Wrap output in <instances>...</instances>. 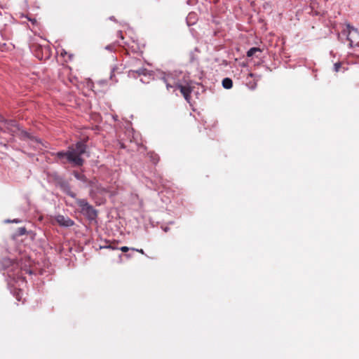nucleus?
<instances>
[{
  "instance_id": "9b49d317",
  "label": "nucleus",
  "mask_w": 359,
  "mask_h": 359,
  "mask_svg": "<svg viewBox=\"0 0 359 359\" xmlns=\"http://www.w3.org/2000/svg\"><path fill=\"white\" fill-rule=\"evenodd\" d=\"M27 233V230L25 227H20L18 229V236H22L25 235Z\"/></svg>"
},
{
  "instance_id": "aec40b11",
  "label": "nucleus",
  "mask_w": 359,
  "mask_h": 359,
  "mask_svg": "<svg viewBox=\"0 0 359 359\" xmlns=\"http://www.w3.org/2000/svg\"><path fill=\"white\" fill-rule=\"evenodd\" d=\"M101 248H102L103 247H100ZM106 248H110V249H115L114 248H113L111 245H108V246H106L105 247Z\"/></svg>"
},
{
  "instance_id": "2eb2a0df",
  "label": "nucleus",
  "mask_w": 359,
  "mask_h": 359,
  "mask_svg": "<svg viewBox=\"0 0 359 359\" xmlns=\"http://www.w3.org/2000/svg\"><path fill=\"white\" fill-rule=\"evenodd\" d=\"M334 70L335 72H338L339 70V68L341 67V65L339 63L334 64Z\"/></svg>"
},
{
  "instance_id": "1a4fd4ad",
  "label": "nucleus",
  "mask_w": 359,
  "mask_h": 359,
  "mask_svg": "<svg viewBox=\"0 0 359 359\" xmlns=\"http://www.w3.org/2000/svg\"><path fill=\"white\" fill-rule=\"evenodd\" d=\"M257 52L261 53L262 50L259 48L253 47L249 49L247 52V56L250 57L255 55Z\"/></svg>"
},
{
  "instance_id": "4468645a",
  "label": "nucleus",
  "mask_w": 359,
  "mask_h": 359,
  "mask_svg": "<svg viewBox=\"0 0 359 359\" xmlns=\"http://www.w3.org/2000/svg\"><path fill=\"white\" fill-rule=\"evenodd\" d=\"M120 250L123 252H126L130 250V248L127 246H123L120 248Z\"/></svg>"
},
{
  "instance_id": "f8f14e48",
  "label": "nucleus",
  "mask_w": 359,
  "mask_h": 359,
  "mask_svg": "<svg viewBox=\"0 0 359 359\" xmlns=\"http://www.w3.org/2000/svg\"><path fill=\"white\" fill-rule=\"evenodd\" d=\"M151 158L154 163H156L158 161V156L156 154H151Z\"/></svg>"
},
{
  "instance_id": "9d476101",
  "label": "nucleus",
  "mask_w": 359,
  "mask_h": 359,
  "mask_svg": "<svg viewBox=\"0 0 359 359\" xmlns=\"http://www.w3.org/2000/svg\"><path fill=\"white\" fill-rule=\"evenodd\" d=\"M75 177L78 180H80L83 181L85 182H89V181L87 180L86 177L83 175H81V174L76 173V174H75Z\"/></svg>"
},
{
  "instance_id": "20e7f679",
  "label": "nucleus",
  "mask_w": 359,
  "mask_h": 359,
  "mask_svg": "<svg viewBox=\"0 0 359 359\" xmlns=\"http://www.w3.org/2000/svg\"><path fill=\"white\" fill-rule=\"evenodd\" d=\"M165 82L166 83V87L168 90L170 88H177L178 89H180V93L182 94L184 99L188 102L189 101V99L191 97L190 95L192 90L189 86H182L178 83L175 85H172L169 82L168 77L165 78Z\"/></svg>"
},
{
  "instance_id": "f03ea898",
  "label": "nucleus",
  "mask_w": 359,
  "mask_h": 359,
  "mask_svg": "<svg viewBox=\"0 0 359 359\" xmlns=\"http://www.w3.org/2000/svg\"><path fill=\"white\" fill-rule=\"evenodd\" d=\"M76 203L81 208V212L86 214L88 217L93 219L97 216L95 210L88 203L86 199L76 198Z\"/></svg>"
},
{
  "instance_id": "f3484780",
  "label": "nucleus",
  "mask_w": 359,
  "mask_h": 359,
  "mask_svg": "<svg viewBox=\"0 0 359 359\" xmlns=\"http://www.w3.org/2000/svg\"><path fill=\"white\" fill-rule=\"evenodd\" d=\"M5 123L8 124L9 126H15V121H6Z\"/></svg>"
},
{
  "instance_id": "6ab92c4d",
  "label": "nucleus",
  "mask_w": 359,
  "mask_h": 359,
  "mask_svg": "<svg viewBox=\"0 0 359 359\" xmlns=\"http://www.w3.org/2000/svg\"><path fill=\"white\" fill-rule=\"evenodd\" d=\"M8 222L20 223V222H21V221L20 219H14L13 221L8 220Z\"/></svg>"
},
{
  "instance_id": "a211bd4d",
  "label": "nucleus",
  "mask_w": 359,
  "mask_h": 359,
  "mask_svg": "<svg viewBox=\"0 0 359 359\" xmlns=\"http://www.w3.org/2000/svg\"><path fill=\"white\" fill-rule=\"evenodd\" d=\"M117 35H118V37H120L121 39H123V34H122L121 31H118V33H117Z\"/></svg>"
},
{
  "instance_id": "423d86ee",
  "label": "nucleus",
  "mask_w": 359,
  "mask_h": 359,
  "mask_svg": "<svg viewBox=\"0 0 359 359\" xmlns=\"http://www.w3.org/2000/svg\"><path fill=\"white\" fill-rule=\"evenodd\" d=\"M344 34L346 35L347 40L350 42V44L352 45L353 40L352 38L353 35H358L359 33L356 29L353 27H351L350 25L346 26V29L344 30Z\"/></svg>"
},
{
  "instance_id": "7ed1b4c3",
  "label": "nucleus",
  "mask_w": 359,
  "mask_h": 359,
  "mask_svg": "<svg viewBox=\"0 0 359 359\" xmlns=\"http://www.w3.org/2000/svg\"><path fill=\"white\" fill-rule=\"evenodd\" d=\"M88 186L90 187V194L92 196L97 195L104 196L107 194H109L110 196H113L115 194L114 191L102 187L101 185L97 184V182L93 181L88 182Z\"/></svg>"
},
{
  "instance_id": "39448f33",
  "label": "nucleus",
  "mask_w": 359,
  "mask_h": 359,
  "mask_svg": "<svg viewBox=\"0 0 359 359\" xmlns=\"http://www.w3.org/2000/svg\"><path fill=\"white\" fill-rule=\"evenodd\" d=\"M55 221L59 225L67 227L72 226L74 224V222L68 217H65L60 215L55 217Z\"/></svg>"
},
{
  "instance_id": "0eeeda50",
  "label": "nucleus",
  "mask_w": 359,
  "mask_h": 359,
  "mask_svg": "<svg viewBox=\"0 0 359 359\" xmlns=\"http://www.w3.org/2000/svg\"><path fill=\"white\" fill-rule=\"evenodd\" d=\"M62 188L63 191L72 198H76V194L71 191L70 187L67 184H63L62 185Z\"/></svg>"
},
{
  "instance_id": "ddd939ff",
  "label": "nucleus",
  "mask_w": 359,
  "mask_h": 359,
  "mask_svg": "<svg viewBox=\"0 0 359 359\" xmlns=\"http://www.w3.org/2000/svg\"><path fill=\"white\" fill-rule=\"evenodd\" d=\"M116 68H113L112 70H111V75H110V79H111V80L115 76V71H116Z\"/></svg>"
},
{
  "instance_id": "412c9836",
  "label": "nucleus",
  "mask_w": 359,
  "mask_h": 359,
  "mask_svg": "<svg viewBox=\"0 0 359 359\" xmlns=\"http://www.w3.org/2000/svg\"><path fill=\"white\" fill-rule=\"evenodd\" d=\"M142 71H143V70L140 69V70L137 71V72L139 74H142Z\"/></svg>"
},
{
  "instance_id": "dca6fc26",
  "label": "nucleus",
  "mask_w": 359,
  "mask_h": 359,
  "mask_svg": "<svg viewBox=\"0 0 359 359\" xmlns=\"http://www.w3.org/2000/svg\"><path fill=\"white\" fill-rule=\"evenodd\" d=\"M132 250H135V251H137L140 253H141L142 255H144V251L142 250V249H135V248H131Z\"/></svg>"
},
{
  "instance_id": "6e6552de",
  "label": "nucleus",
  "mask_w": 359,
  "mask_h": 359,
  "mask_svg": "<svg viewBox=\"0 0 359 359\" xmlns=\"http://www.w3.org/2000/svg\"><path fill=\"white\" fill-rule=\"evenodd\" d=\"M222 86L226 89H230L233 86V81L229 78H225L222 81Z\"/></svg>"
},
{
  "instance_id": "f257e3e1",
  "label": "nucleus",
  "mask_w": 359,
  "mask_h": 359,
  "mask_svg": "<svg viewBox=\"0 0 359 359\" xmlns=\"http://www.w3.org/2000/svg\"><path fill=\"white\" fill-rule=\"evenodd\" d=\"M86 145L84 142H78L75 145H72L69 147L67 151H60L56 154V156L60 159L67 158L69 162L73 163L77 166H81L83 164V159L81 156L86 152Z\"/></svg>"
}]
</instances>
